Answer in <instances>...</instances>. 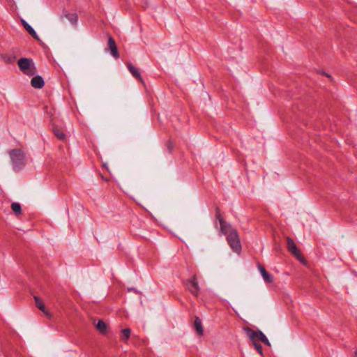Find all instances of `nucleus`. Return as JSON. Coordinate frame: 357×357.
I'll return each mask as SVG.
<instances>
[{
    "mask_svg": "<svg viewBox=\"0 0 357 357\" xmlns=\"http://www.w3.org/2000/svg\"><path fill=\"white\" fill-rule=\"evenodd\" d=\"M252 344H253V345H254V347H255V349L257 351V352H258L260 355L263 356V349H262V346H261L259 343L256 342V341L252 342Z\"/></svg>",
    "mask_w": 357,
    "mask_h": 357,
    "instance_id": "obj_21",
    "label": "nucleus"
},
{
    "mask_svg": "<svg viewBox=\"0 0 357 357\" xmlns=\"http://www.w3.org/2000/svg\"><path fill=\"white\" fill-rule=\"evenodd\" d=\"M17 65H18V67H19L20 70L22 71V65H23L22 58H20L17 60Z\"/></svg>",
    "mask_w": 357,
    "mask_h": 357,
    "instance_id": "obj_25",
    "label": "nucleus"
},
{
    "mask_svg": "<svg viewBox=\"0 0 357 357\" xmlns=\"http://www.w3.org/2000/svg\"><path fill=\"white\" fill-rule=\"evenodd\" d=\"M323 74H324V75L327 76V77H331V75H328L326 73H324Z\"/></svg>",
    "mask_w": 357,
    "mask_h": 357,
    "instance_id": "obj_28",
    "label": "nucleus"
},
{
    "mask_svg": "<svg viewBox=\"0 0 357 357\" xmlns=\"http://www.w3.org/2000/svg\"><path fill=\"white\" fill-rule=\"evenodd\" d=\"M127 67L130 72V73L134 77H135L137 80H139L140 82L144 83V80L140 75V73L139 72L138 69L136 68L132 63H129L127 64Z\"/></svg>",
    "mask_w": 357,
    "mask_h": 357,
    "instance_id": "obj_11",
    "label": "nucleus"
},
{
    "mask_svg": "<svg viewBox=\"0 0 357 357\" xmlns=\"http://www.w3.org/2000/svg\"><path fill=\"white\" fill-rule=\"evenodd\" d=\"M226 235L227 242L231 248L234 252L239 253L241 251V244L237 230L231 229Z\"/></svg>",
    "mask_w": 357,
    "mask_h": 357,
    "instance_id": "obj_2",
    "label": "nucleus"
},
{
    "mask_svg": "<svg viewBox=\"0 0 357 357\" xmlns=\"http://www.w3.org/2000/svg\"><path fill=\"white\" fill-rule=\"evenodd\" d=\"M2 60L6 63H13L15 61V56L8 54L1 55Z\"/></svg>",
    "mask_w": 357,
    "mask_h": 357,
    "instance_id": "obj_18",
    "label": "nucleus"
},
{
    "mask_svg": "<svg viewBox=\"0 0 357 357\" xmlns=\"http://www.w3.org/2000/svg\"><path fill=\"white\" fill-rule=\"evenodd\" d=\"M10 155L13 161V164L17 166L18 161L21 160L22 151L20 149H13L10 151Z\"/></svg>",
    "mask_w": 357,
    "mask_h": 357,
    "instance_id": "obj_10",
    "label": "nucleus"
},
{
    "mask_svg": "<svg viewBox=\"0 0 357 357\" xmlns=\"http://www.w3.org/2000/svg\"><path fill=\"white\" fill-rule=\"evenodd\" d=\"M31 85L34 89H42L45 85V81L40 75H33L31 80Z\"/></svg>",
    "mask_w": 357,
    "mask_h": 357,
    "instance_id": "obj_8",
    "label": "nucleus"
},
{
    "mask_svg": "<svg viewBox=\"0 0 357 357\" xmlns=\"http://www.w3.org/2000/svg\"><path fill=\"white\" fill-rule=\"evenodd\" d=\"M219 222L220 225V230L224 234H227L229 231L231 229V225L227 224L224 218H220Z\"/></svg>",
    "mask_w": 357,
    "mask_h": 357,
    "instance_id": "obj_16",
    "label": "nucleus"
},
{
    "mask_svg": "<svg viewBox=\"0 0 357 357\" xmlns=\"http://www.w3.org/2000/svg\"><path fill=\"white\" fill-rule=\"evenodd\" d=\"M258 268L261 274L263 279L266 282L272 283L273 282V277L266 271L265 267L263 265L259 264Z\"/></svg>",
    "mask_w": 357,
    "mask_h": 357,
    "instance_id": "obj_9",
    "label": "nucleus"
},
{
    "mask_svg": "<svg viewBox=\"0 0 357 357\" xmlns=\"http://www.w3.org/2000/svg\"><path fill=\"white\" fill-rule=\"evenodd\" d=\"M244 330L246 333V335L249 337L252 342L256 341V342H257L258 341H260L265 345L269 347L271 346L270 342L260 330L255 331L250 327H245Z\"/></svg>",
    "mask_w": 357,
    "mask_h": 357,
    "instance_id": "obj_1",
    "label": "nucleus"
},
{
    "mask_svg": "<svg viewBox=\"0 0 357 357\" xmlns=\"http://www.w3.org/2000/svg\"><path fill=\"white\" fill-rule=\"evenodd\" d=\"M174 143L171 139H169L166 143V147L169 153H172L174 149Z\"/></svg>",
    "mask_w": 357,
    "mask_h": 357,
    "instance_id": "obj_23",
    "label": "nucleus"
},
{
    "mask_svg": "<svg viewBox=\"0 0 357 357\" xmlns=\"http://www.w3.org/2000/svg\"><path fill=\"white\" fill-rule=\"evenodd\" d=\"M194 328L198 335L202 336L204 334V329L202 324V321L199 317H195Z\"/></svg>",
    "mask_w": 357,
    "mask_h": 357,
    "instance_id": "obj_12",
    "label": "nucleus"
},
{
    "mask_svg": "<svg viewBox=\"0 0 357 357\" xmlns=\"http://www.w3.org/2000/svg\"><path fill=\"white\" fill-rule=\"evenodd\" d=\"M36 73L37 70L33 60L24 57V75L33 76Z\"/></svg>",
    "mask_w": 357,
    "mask_h": 357,
    "instance_id": "obj_3",
    "label": "nucleus"
},
{
    "mask_svg": "<svg viewBox=\"0 0 357 357\" xmlns=\"http://www.w3.org/2000/svg\"><path fill=\"white\" fill-rule=\"evenodd\" d=\"M294 257L303 264H307V260L303 257L301 252H299L298 255H295Z\"/></svg>",
    "mask_w": 357,
    "mask_h": 357,
    "instance_id": "obj_22",
    "label": "nucleus"
},
{
    "mask_svg": "<svg viewBox=\"0 0 357 357\" xmlns=\"http://www.w3.org/2000/svg\"><path fill=\"white\" fill-rule=\"evenodd\" d=\"M11 208L15 214L19 215L21 213L22 208L19 203H13L11 205Z\"/></svg>",
    "mask_w": 357,
    "mask_h": 357,
    "instance_id": "obj_19",
    "label": "nucleus"
},
{
    "mask_svg": "<svg viewBox=\"0 0 357 357\" xmlns=\"http://www.w3.org/2000/svg\"><path fill=\"white\" fill-rule=\"evenodd\" d=\"M356 357H357V351H356Z\"/></svg>",
    "mask_w": 357,
    "mask_h": 357,
    "instance_id": "obj_29",
    "label": "nucleus"
},
{
    "mask_svg": "<svg viewBox=\"0 0 357 357\" xmlns=\"http://www.w3.org/2000/svg\"><path fill=\"white\" fill-rule=\"evenodd\" d=\"M287 250L294 256L298 255L301 250L297 248L296 243L294 240L287 236Z\"/></svg>",
    "mask_w": 357,
    "mask_h": 357,
    "instance_id": "obj_6",
    "label": "nucleus"
},
{
    "mask_svg": "<svg viewBox=\"0 0 357 357\" xmlns=\"http://www.w3.org/2000/svg\"><path fill=\"white\" fill-rule=\"evenodd\" d=\"M34 300L36 307L41 310L47 318L51 319L52 317V314L47 310L45 305L40 298L38 296H34Z\"/></svg>",
    "mask_w": 357,
    "mask_h": 357,
    "instance_id": "obj_7",
    "label": "nucleus"
},
{
    "mask_svg": "<svg viewBox=\"0 0 357 357\" xmlns=\"http://www.w3.org/2000/svg\"><path fill=\"white\" fill-rule=\"evenodd\" d=\"M122 7L126 10H128L130 8V4L128 3V1H126V3L122 6Z\"/></svg>",
    "mask_w": 357,
    "mask_h": 357,
    "instance_id": "obj_26",
    "label": "nucleus"
},
{
    "mask_svg": "<svg viewBox=\"0 0 357 357\" xmlns=\"http://www.w3.org/2000/svg\"><path fill=\"white\" fill-rule=\"evenodd\" d=\"M215 217L219 220L220 218H223L220 214V209L218 206L215 207Z\"/></svg>",
    "mask_w": 357,
    "mask_h": 357,
    "instance_id": "obj_24",
    "label": "nucleus"
},
{
    "mask_svg": "<svg viewBox=\"0 0 357 357\" xmlns=\"http://www.w3.org/2000/svg\"><path fill=\"white\" fill-rule=\"evenodd\" d=\"M62 16L66 17L72 24L75 25L77 22L78 16L77 13H65Z\"/></svg>",
    "mask_w": 357,
    "mask_h": 357,
    "instance_id": "obj_17",
    "label": "nucleus"
},
{
    "mask_svg": "<svg viewBox=\"0 0 357 357\" xmlns=\"http://www.w3.org/2000/svg\"><path fill=\"white\" fill-rule=\"evenodd\" d=\"M52 132H53L54 135H55V137L58 139H59L61 141H65L66 140V136L65 133L58 126H56L54 125L53 128H52Z\"/></svg>",
    "mask_w": 357,
    "mask_h": 357,
    "instance_id": "obj_13",
    "label": "nucleus"
},
{
    "mask_svg": "<svg viewBox=\"0 0 357 357\" xmlns=\"http://www.w3.org/2000/svg\"><path fill=\"white\" fill-rule=\"evenodd\" d=\"M130 333H131V331L128 328H124L121 331V334H122L123 338L125 340H127L129 339V337L130 336Z\"/></svg>",
    "mask_w": 357,
    "mask_h": 357,
    "instance_id": "obj_20",
    "label": "nucleus"
},
{
    "mask_svg": "<svg viewBox=\"0 0 357 357\" xmlns=\"http://www.w3.org/2000/svg\"><path fill=\"white\" fill-rule=\"evenodd\" d=\"M143 3L142 4V7L144 8V9H146L147 7H148V1H143L142 2Z\"/></svg>",
    "mask_w": 357,
    "mask_h": 357,
    "instance_id": "obj_27",
    "label": "nucleus"
},
{
    "mask_svg": "<svg viewBox=\"0 0 357 357\" xmlns=\"http://www.w3.org/2000/svg\"><path fill=\"white\" fill-rule=\"evenodd\" d=\"M24 29L29 33L31 37L37 40H40V38L35 31V30L29 25L25 20H24Z\"/></svg>",
    "mask_w": 357,
    "mask_h": 357,
    "instance_id": "obj_15",
    "label": "nucleus"
},
{
    "mask_svg": "<svg viewBox=\"0 0 357 357\" xmlns=\"http://www.w3.org/2000/svg\"><path fill=\"white\" fill-rule=\"evenodd\" d=\"M186 285L189 291L195 296H197L199 291V287L197 282V277L194 275L190 279L187 280Z\"/></svg>",
    "mask_w": 357,
    "mask_h": 357,
    "instance_id": "obj_4",
    "label": "nucleus"
},
{
    "mask_svg": "<svg viewBox=\"0 0 357 357\" xmlns=\"http://www.w3.org/2000/svg\"><path fill=\"white\" fill-rule=\"evenodd\" d=\"M96 328L102 335H105L107 333L108 326L102 320H98L96 325Z\"/></svg>",
    "mask_w": 357,
    "mask_h": 357,
    "instance_id": "obj_14",
    "label": "nucleus"
},
{
    "mask_svg": "<svg viewBox=\"0 0 357 357\" xmlns=\"http://www.w3.org/2000/svg\"><path fill=\"white\" fill-rule=\"evenodd\" d=\"M107 45H108V48L110 50L111 54L115 59L119 58L120 55H119V52L118 51V48H117L116 42H115L114 39L112 36H109V38H108Z\"/></svg>",
    "mask_w": 357,
    "mask_h": 357,
    "instance_id": "obj_5",
    "label": "nucleus"
}]
</instances>
